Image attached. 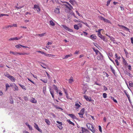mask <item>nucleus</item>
I'll use <instances>...</instances> for the list:
<instances>
[{
    "label": "nucleus",
    "mask_w": 133,
    "mask_h": 133,
    "mask_svg": "<svg viewBox=\"0 0 133 133\" xmlns=\"http://www.w3.org/2000/svg\"><path fill=\"white\" fill-rule=\"evenodd\" d=\"M61 26L62 28L70 32H73V30L72 29H70L65 25H61Z\"/></svg>",
    "instance_id": "1"
},
{
    "label": "nucleus",
    "mask_w": 133,
    "mask_h": 133,
    "mask_svg": "<svg viewBox=\"0 0 133 133\" xmlns=\"http://www.w3.org/2000/svg\"><path fill=\"white\" fill-rule=\"evenodd\" d=\"M102 39L103 40L104 42H107V39L106 38V37L102 35L101 34L98 36Z\"/></svg>",
    "instance_id": "2"
},
{
    "label": "nucleus",
    "mask_w": 133,
    "mask_h": 133,
    "mask_svg": "<svg viewBox=\"0 0 133 133\" xmlns=\"http://www.w3.org/2000/svg\"><path fill=\"white\" fill-rule=\"evenodd\" d=\"M99 55H98L97 57V59L98 60H102L103 58V56L100 52H99Z\"/></svg>",
    "instance_id": "3"
},
{
    "label": "nucleus",
    "mask_w": 133,
    "mask_h": 133,
    "mask_svg": "<svg viewBox=\"0 0 133 133\" xmlns=\"http://www.w3.org/2000/svg\"><path fill=\"white\" fill-rule=\"evenodd\" d=\"M34 127L37 129L39 132H42V131L41 129H40L38 127V125L35 123H34Z\"/></svg>",
    "instance_id": "4"
},
{
    "label": "nucleus",
    "mask_w": 133,
    "mask_h": 133,
    "mask_svg": "<svg viewBox=\"0 0 133 133\" xmlns=\"http://www.w3.org/2000/svg\"><path fill=\"white\" fill-rule=\"evenodd\" d=\"M84 98L87 100V101L89 102L92 101L90 98H89L86 95L84 96Z\"/></svg>",
    "instance_id": "5"
},
{
    "label": "nucleus",
    "mask_w": 133,
    "mask_h": 133,
    "mask_svg": "<svg viewBox=\"0 0 133 133\" xmlns=\"http://www.w3.org/2000/svg\"><path fill=\"white\" fill-rule=\"evenodd\" d=\"M68 115L73 119H77V117L73 114H69Z\"/></svg>",
    "instance_id": "6"
},
{
    "label": "nucleus",
    "mask_w": 133,
    "mask_h": 133,
    "mask_svg": "<svg viewBox=\"0 0 133 133\" xmlns=\"http://www.w3.org/2000/svg\"><path fill=\"white\" fill-rule=\"evenodd\" d=\"M118 25L121 28H124L125 30L126 31H129V29L126 27L121 25H120L119 24H118Z\"/></svg>",
    "instance_id": "7"
},
{
    "label": "nucleus",
    "mask_w": 133,
    "mask_h": 133,
    "mask_svg": "<svg viewBox=\"0 0 133 133\" xmlns=\"http://www.w3.org/2000/svg\"><path fill=\"white\" fill-rule=\"evenodd\" d=\"M90 38L92 40L96 39L97 37L94 34H92L90 36Z\"/></svg>",
    "instance_id": "8"
},
{
    "label": "nucleus",
    "mask_w": 133,
    "mask_h": 133,
    "mask_svg": "<svg viewBox=\"0 0 133 133\" xmlns=\"http://www.w3.org/2000/svg\"><path fill=\"white\" fill-rule=\"evenodd\" d=\"M82 130L81 131H82V133H83L84 132H85L86 133H87L89 132V131L87 129H85L83 127H82Z\"/></svg>",
    "instance_id": "9"
},
{
    "label": "nucleus",
    "mask_w": 133,
    "mask_h": 133,
    "mask_svg": "<svg viewBox=\"0 0 133 133\" xmlns=\"http://www.w3.org/2000/svg\"><path fill=\"white\" fill-rule=\"evenodd\" d=\"M10 80L12 82H15V78L13 76L11 75L9 78Z\"/></svg>",
    "instance_id": "10"
},
{
    "label": "nucleus",
    "mask_w": 133,
    "mask_h": 133,
    "mask_svg": "<svg viewBox=\"0 0 133 133\" xmlns=\"http://www.w3.org/2000/svg\"><path fill=\"white\" fill-rule=\"evenodd\" d=\"M30 102L34 103H37V101L35 99L33 98H32L30 100Z\"/></svg>",
    "instance_id": "11"
},
{
    "label": "nucleus",
    "mask_w": 133,
    "mask_h": 133,
    "mask_svg": "<svg viewBox=\"0 0 133 133\" xmlns=\"http://www.w3.org/2000/svg\"><path fill=\"white\" fill-rule=\"evenodd\" d=\"M82 89L83 91V93L84 94H85V93L87 90V88L86 87L84 86V87H83Z\"/></svg>",
    "instance_id": "12"
},
{
    "label": "nucleus",
    "mask_w": 133,
    "mask_h": 133,
    "mask_svg": "<svg viewBox=\"0 0 133 133\" xmlns=\"http://www.w3.org/2000/svg\"><path fill=\"white\" fill-rule=\"evenodd\" d=\"M53 86L55 90L56 91L57 93H58V89L57 86L55 85H53Z\"/></svg>",
    "instance_id": "13"
},
{
    "label": "nucleus",
    "mask_w": 133,
    "mask_h": 133,
    "mask_svg": "<svg viewBox=\"0 0 133 133\" xmlns=\"http://www.w3.org/2000/svg\"><path fill=\"white\" fill-rule=\"evenodd\" d=\"M92 49L95 52L96 55H97L98 53L99 54V52H100L97 49H95L94 48H92Z\"/></svg>",
    "instance_id": "14"
},
{
    "label": "nucleus",
    "mask_w": 133,
    "mask_h": 133,
    "mask_svg": "<svg viewBox=\"0 0 133 133\" xmlns=\"http://www.w3.org/2000/svg\"><path fill=\"white\" fill-rule=\"evenodd\" d=\"M13 87L14 89V91H17L18 90V87L15 84H14V85L13 86Z\"/></svg>",
    "instance_id": "15"
},
{
    "label": "nucleus",
    "mask_w": 133,
    "mask_h": 133,
    "mask_svg": "<svg viewBox=\"0 0 133 133\" xmlns=\"http://www.w3.org/2000/svg\"><path fill=\"white\" fill-rule=\"evenodd\" d=\"M4 76L9 78L10 76H11L8 72H6L4 74Z\"/></svg>",
    "instance_id": "16"
},
{
    "label": "nucleus",
    "mask_w": 133,
    "mask_h": 133,
    "mask_svg": "<svg viewBox=\"0 0 133 133\" xmlns=\"http://www.w3.org/2000/svg\"><path fill=\"white\" fill-rule=\"evenodd\" d=\"M76 106L75 108L76 109H78L80 107V105L78 103H76L75 105Z\"/></svg>",
    "instance_id": "17"
},
{
    "label": "nucleus",
    "mask_w": 133,
    "mask_h": 133,
    "mask_svg": "<svg viewBox=\"0 0 133 133\" xmlns=\"http://www.w3.org/2000/svg\"><path fill=\"white\" fill-rule=\"evenodd\" d=\"M69 2L72 5H74L76 3V1L74 0H70Z\"/></svg>",
    "instance_id": "18"
},
{
    "label": "nucleus",
    "mask_w": 133,
    "mask_h": 133,
    "mask_svg": "<svg viewBox=\"0 0 133 133\" xmlns=\"http://www.w3.org/2000/svg\"><path fill=\"white\" fill-rule=\"evenodd\" d=\"M110 68L112 72L114 74H115V70L113 69L112 66L111 65H110Z\"/></svg>",
    "instance_id": "19"
},
{
    "label": "nucleus",
    "mask_w": 133,
    "mask_h": 133,
    "mask_svg": "<svg viewBox=\"0 0 133 133\" xmlns=\"http://www.w3.org/2000/svg\"><path fill=\"white\" fill-rule=\"evenodd\" d=\"M9 101L10 103L11 104H13V103L14 101L12 97L11 96L10 98Z\"/></svg>",
    "instance_id": "20"
},
{
    "label": "nucleus",
    "mask_w": 133,
    "mask_h": 133,
    "mask_svg": "<svg viewBox=\"0 0 133 133\" xmlns=\"http://www.w3.org/2000/svg\"><path fill=\"white\" fill-rule=\"evenodd\" d=\"M123 63L125 65H128V64L127 63L125 60L124 58H123Z\"/></svg>",
    "instance_id": "21"
},
{
    "label": "nucleus",
    "mask_w": 133,
    "mask_h": 133,
    "mask_svg": "<svg viewBox=\"0 0 133 133\" xmlns=\"http://www.w3.org/2000/svg\"><path fill=\"white\" fill-rule=\"evenodd\" d=\"M54 12L58 14L59 13V9L58 8H56L55 9Z\"/></svg>",
    "instance_id": "22"
},
{
    "label": "nucleus",
    "mask_w": 133,
    "mask_h": 133,
    "mask_svg": "<svg viewBox=\"0 0 133 133\" xmlns=\"http://www.w3.org/2000/svg\"><path fill=\"white\" fill-rule=\"evenodd\" d=\"M72 56V55L71 54H70L69 55H66L65 56V57L64 58H63L64 59H67L69 57L71 56Z\"/></svg>",
    "instance_id": "23"
},
{
    "label": "nucleus",
    "mask_w": 133,
    "mask_h": 133,
    "mask_svg": "<svg viewBox=\"0 0 133 133\" xmlns=\"http://www.w3.org/2000/svg\"><path fill=\"white\" fill-rule=\"evenodd\" d=\"M109 37L110 38V40L112 41H113L114 43V41H115V39L114 38V37L110 36H109Z\"/></svg>",
    "instance_id": "24"
},
{
    "label": "nucleus",
    "mask_w": 133,
    "mask_h": 133,
    "mask_svg": "<svg viewBox=\"0 0 133 133\" xmlns=\"http://www.w3.org/2000/svg\"><path fill=\"white\" fill-rule=\"evenodd\" d=\"M19 85L23 89H24L25 90H26V88L24 86L19 84Z\"/></svg>",
    "instance_id": "25"
},
{
    "label": "nucleus",
    "mask_w": 133,
    "mask_h": 133,
    "mask_svg": "<svg viewBox=\"0 0 133 133\" xmlns=\"http://www.w3.org/2000/svg\"><path fill=\"white\" fill-rule=\"evenodd\" d=\"M129 87H133V83L132 81H129Z\"/></svg>",
    "instance_id": "26"
},
{
    "label": "nucleus",
    "mask_w": 133,
    "mask_h": 133,
    "mask_svg": "<svg viewBox=\"0 0 133 133\" xmlns=\"http://www.w3.org/2000/svg\"><path fill=\"white\" fill-rule=\"evenodd\" d=\"M84 108H83L80 111L79 113L84 114Z\"/></svg>",
    "instance_id": "27"
},
{
    "label": "nucleus",
    "mask_w": 133,
    "mask_h": 133,
    "mask_svg": "<svg viewBox=\"0 0 133 133\" xmlns=\"http://www.w3.org/2000/svg\"><path fill=\"white\" fill-rule=\"evenodd\" d=\"M45 122L48 125H50V122L48 119H45Z\"/></svg>",
    "instance_id": "28"
},
{
    "label": "nucleus",
    "mask_w": 133,
    "mask_h": 133,
    "mask_svg": "<svg viewBox=\"0 0 133 133\" xmlns=\"http://www.w3.org/2000/svg\"><path fill=\"white\" fill-rule=\"evenodd\" d=\"M50 25L51 26H54L55 25V23L52 20L50 21Z\"/></svg>",
    "instance_id": "29"
},
{
    "label": "nucleus",
    "mask_w": 133,
    "mask_h": 133,
    "mask_svg": "<svg viewBox=\"0 0 133 133\" xmlns=\"http://www.w3.org/2000/svg\"><path fill=\"white\" fill-rule=\"evenodd\" d=\"M74 28L75 29H76L77 30H78L79 29L78 26V25H76V24L75 25H74Z\"/></svg>",
    "instance_id": "30"
},
{
    "label": "nucleus",
    "mask_w": 133,
    "mask_h": 133,
    "mask_svg": "<svg viewBox=\"0 0 133 133\" xmlns=\"http://www.w3.org/2000/svg\"><path fill=\"white\" fill-rule=\"evenodd\" d=\"M15 47L17 48H20L21 47V45L20 44H18L16 45Z\"/></svg>",
    "instance_id": "31"
},
{
    "label": "nucleus",
    "mask_w": 133,
    "mask_h": 133,
    "mask_svg": "<svg viewBox=\"0 0 133 133\" xmlns=\"http://www.w3.org/2000/svg\"><path fill=\"white\" fill-rule=\"evenodd\" d=\"M46 33H44L42 34H39L38 35L40 37H42L44 36L45 34Z\"/></svg>",
    "instance_id": "32"
},
{
    "label": "nucleus",
    "mask_w": 133,
    "mask_h": 133,
    "mask_svg": "<svg viewBox=\"0 0 133 133\" xmlns=\"http://www.w3.org/2000/svg\"><path fill=\"white\" fill-rule=\"evenodd\" d=\"M10 53L12 54H13L15 55H17V52H15L12 51H10Z\"/></svg>",
    "instance_id": "33"
},
{
    "label": "nucleus",
    "mask_w": 133,
    "mask_h": 133,
    "mask_svg": "<svg viewBox=\"0 0 133 133\" xmlns=\"http://www.w3.org/2000/svg\"><path fill=\"white\" fill-rule=\"evenodd\" d=\"M67 4L69 5V8H70L71 10L73 9L72 6L68 2H67Z\"/></svg>",
    "instance_id": "34"
},
{
    "label": "nucleus",
    "mask_w": 133,
    "mask_h": 133,
    "mask_svg": "<svg viewBox=\"0 0 133 133\" xmlns=\"http://www.w3.org/2000/svg\"><path fill=\"white\" fill-rule=\"evenodd\" d=\"M98 18L100 19L103 21L104 20V19H105L102 16H99Z\"/></svg>",
    "instance_id": "35"
},
{
    "label": "nucleus",
    "mask_w": 133,
    "mask_h": 133,
    "mask_svg": "<svg viewBox=\"0 0 133 133\" xmlns=\"http://www.w3.org/2000/svg\"><path fill=\"white\" fill-rule=\"evenodd\" d=\"M111 97L112 99L113 100L114 102L116 103H117V101L116 99H115L114 97H112V96H111Z\"/></svg>",
    "instance_id": "36"
},
{
    "label": "nucleus",
    "mask_w": 133,
    "mask_h": 133,
    "mask_svg": "<svg viewBox=\"0 0 133 133\" xmlns=\"http://www.w3.org/2000/svg\"><path fill=\"white\" fill-rule=\"evenodd\" d=\"M57 126L60 129H62V127L60 124H57Z\"/></svg>",
    "instance_id": "37"
},
{
    "label": "nucleus",
    "mask_w": 133,
    "mask_h": 133,
    "mask_svg": "<svg viewBox=\"0 0 133 133\" xmlns=\"http://www.w3.org/2000/svg\"><path fill=\"white\" fill-rule=\"evenodd\" d=\"M64 5L65 6V7L68 9L70 10H71V9L69 8V6H68L67 4H64Z\"/></svg>",
    "instance_id": "38"
},
{
    "label": "nucleus",
    "mask_w": 133,
    "mask_h": 133,
    "mask_svg": "<svg viewBox=\"0 0 133 133\" xmlns=\"http://www.w3.org/2000/svg\"><path fill=\"white\" fill-rule=\"evenodd\" d=\"M39 6L35 4L34 5V7L33 8V9H37L38 8H39Z\"/></svg>",
    "instance_id": "39"
},
{
    "label": "nucleus",
    "mask_w": 133,
    "mask_h": 133,
    "mask_svg": "<svg viewBox=\"0 0 133 133\" xmlns=\"http://www.w3.org/2000/svg\"><path fill=\"white\" fill-rule=\"evenodd\" d=\"M102 30V29H99L98 31H96V32H98V36L101 34L100 31Z\"/></svg>",
    "instance_id": "40"
},
{
    "label": "nucleus",
    "mask_w": 133,
    "mask_h": 133,
    "mask_svg": "<svg viewBox=\"0 0 133 133\" xmlns=\"http://www.w3.org/2000/svg\"><path fill=\"white\" fill-rule=\"evenodd\" d=\"M54 107L56 108V109H61L62 110L63 109L61 108L58 107L57 105H54Z\"/></svg>",
    "instance_id": "41"
},
{
    "label": "nucleus",
    "mask_w": 133,
    "mask_h": 133,
    "mask_svg": "<svg viewBox=\"0 0 133 133\" xmlns=\"http://www.w3.org/2000/svg\"><path fill=\"white\" fill-rule=\"evenodd\" d=\"M115 58L118 59H119L120 58V56L118 57L117 55V54H115Z\"/></svg>",
    "instance_id": "42"
},
{
    "label": "nucleus",
    "mask_w": 133,
    "mask_h": 133,
    "mask_svg": "<svg viewBox=\"0 0 133 133\" xmlns=\"http://www.w3.org/2000/svg\"><path fill=\"white\" fill-rule=\"evenodd\" d=\"M90 125H91V124H90L89 123H87L86 124V126H87V127L89 129H90Z\"/></svg>",
    "instance_id": "43"
},
{
    "label": "nucleus",
    "mask_w": 133,
    "mask_h": 133,
    "mask_svg": "<svg viewBox=\"0 0 133 133\" xmlns=\"http://www.w3.org/2000/svg\"><path fill=\"white\" fill-rule=\"evenodd\" d=\"M74 81L73 79H69V82L70 83H71L72 82Z\"/></svg>",
    "instance_id": "44"
},
{
    "label": "nucleus",
    "mask_w": 133,
    "mask_h": 133,
    "mask_svg": "<svg viewBox=\"0 0 133 133\" xmlns=\"http://www.w3.org/2000/svg\"><path fill=\"white\" fill-rule=\"evenodd\" d=\"M41 65L42 67L46 69V66L44 64L42 63V65Z\"/></svg>",
    "instance_id": "45"
},
{
    "label": "nucleus",
    "mask_w": 133,
    "mask_h": 133,
    "mask_svg": "<svg viewBox=\"0 0 133 133\" xmlns=\"http://www.w3.org/2000/svg\"><path fill=\"white\" fill-rule=\"evenodd\" d=\"M53 55L51 54H46V55H45V56H47V57H50L51 56H52Z\"/></svg>",
    "instance_id": "46"
},
{
    "label": "nucleus",
    "mask_w": 133,
    "mask_h": 133,
    "mask_svg": "<svg viewBox=\"0 0 133 133\" xmlns=\"http://www.w3.org/2000/svg\"><path fill=\"white\" fill-rule=\"evenodd\" d=\"M104 21V22H105L106 23H110V21L109 20H108L107 19H105V18Z\"/></svg>",
    "instance_id": "47"
},
{
    "label": "nucleus",
    "mask_w": 133,
    "mask_h": 133,
    "mask_svg": "<svg viewBox=\"0 0 133 133\" xmlns=\"http://www.w3.org/2000/svg\"><path fill=\"white\" fill-rule=\"evenodd\" d=\"M111 1V0H109L108 1H107V6H109V5L110 3V2Z\"/></svg>",
    "instance_id": "48"
},
{
    "label": "nucleus",
    "mask_w": 133,
    "mask_h": 133,
    "mask_svg": "<svg viewBox=\"0 0 133 133\" xmlns=\"http://www.w3.org/2000/svg\"><path fill=\"white\" fill-rule=\"evenodd\" d=\"M40 80L44 83H47V80H43L42 79H41Z\"/></svg>",
    "instance_id": "49"
},
{
    "label": "nucleus",
    "mask_w": 133,
    "mask_h": 133,
    "mask_svg": "<svg viewBox=\"0 0 133 133\" xmlns=\"http://www.w3.org/2000/svg\"><path fill=\"white\" fill-rule=\"evenodd\" d=\"M22 37H23L21 36L20 37H19L18 38L16 37H15V40H18L19 39H20L21 38H22Z\"/></svg>",
    "instance_id": "50"
},
{
    "label": "nucleus",
    "mask_w": 133,
    "mask_h": 133,
    "mask_svg": "<svg viewBox=\"0 0 133 133\" xmlns=\"http://www.w3.org/2000/svg\"><path fill=\"white\" fill-rule=\"evenodd\" d=\"M107 94L106 93H104L103 94V96L104 98H106L107 97Z\"/></svg>",
    "instance_id": "51"
},
{
    "label": "nucleus",
    "mask_w": 133,
    "mask_h": 133,
    "mask_svg": "<svg viewBox=\"0 0 133 133\" xmlns=\"http://www.w3.org/2000/svg\"><path fill=\"white\" fill-rule=\"evenodd\" d=\"M78 114L79 115V117L81 118H82L83 117V115L84 114H80V113H78Z\"/></svg>",
    "instance_id": "52"
},
{
    "label": "nucleus",
    "mask_w": 133,
    "mask_h": 133,
    "mask_svg": "<svg viewBox=\"0 0 133 133\" xmlns=\"http://www.w3.org/2000/svg\"><path fill=\"white\" fill-rule=\"evenodd\" d=\"M115 62H116V64H117V66H118L119 65V63H118V60L117 59H116L115 60Z\"/></svg>",
    "instance_id": "53"
},
{
    "label": "nucleus",
    "mask_w": 133,
    "mask_h": 133,
    "mask_svg": "<svg viewBox=\"0 0 133 133\" xmlns=\"http://www.w3.org/2000/svg\"><path fill=\"white\" fill-rule=\"evenodd\" d=\"M99 127V131L102 132V129H101V126L100 125H99L98 126Z\"/></svg>",
    "instance_id": "54"
},
{
    "label": "nucleus",
    "mask_w": 133,
    "mask_h": 133,
    "mask_svg": "<svg viewBox=\"0 0 133 133\" xmlns=\"http://www.w3.org/2000/svg\"><path fill=\"white\" fill-rule=\"evenodd\" d=\"M27 79L29 81H30L31 82V83H33V84H35V83L34 82H33L29 78H27Z\"/></svg>",
    "instance_id": "55"
},
{
    "label": "nucleus",
    "mask_w": 133,
    "mask_h": 133,
    "mask_svg": "<svg viewBox=\"0 0 133 133\" xmlns=\"http://www.w3.org/2000/svg\"><path fill=\"white\" fill-rule=\"evenodd\" d=\"M127 73L126 74H127V75H128L130 77H131V74L129 72H128L127 71Z\"/></svg>",
    "instance_id": "56"
},
{
    "label": "nucleus",
    "mask_w": 133,
    "mask_h": 133,
    "mask_svg": "<svg viewBox=\"0 0 133 133\" xmlns=\"http://www.w3.org/2000/svg\"><path fill=\"white\" fill-rule=\"evenodd\" d=\"M90 130L93 132L95 133V130L94 129H90Z\"/></svg>",
    "instance_id": "57"
},
{
    "label": "nucleus",
    "mask_w": 133,
    "mask_h": 133,
    "mask_svg": "<svg viewBox=\"0 0 133 133\" xmlns=\"http://www.w3.org/2000/svg\"><path fill=\"white\" fill-rule=\"evenodd\" d=\"M24 100L26 101H27L28 100V98L26 96H24Z\"/></svg>",
    "instance_id": "58"
},
{
    "label": "nucleus",
    "mask_w": 133,
    "mask_h": 133,
    "mask_svg": "<svg viewBox=\"0 0 133 133\" xmlns=\"http://www.w3.org/2000/svg\"><path fill=\"white\" fill-rule=\"evenodd\" d=\"M51 115L53 116V117L54 118L56 117V116L53 113H51Z\"/></svg>",
    "instance_id": "59"
},
{
    "label": "nucleus",
    "mask_w": 133,
    "mask_h": 133,
    "mask_svg": "<svg viewBox=\"0 0 133 133\" xmlns=\"http://www.w3.org/2000/svg\"><path fill=\"white\" fill-rule=\"evenodd\" d=\"M104 89L105 91H106L107 90L108 88L106 87L104 85L103 86Z\"/></svg>",
    "instance_id": "60"
},
{
    "label": "nucleus",
    "mask_w": 133,
    "mask_h": 133,
    "mask_svg": "<svg viewBox=\"0 0 133 133\" xmlns=\"http://www.w3.org/2000/svg\"><path fill=\"white\" fill-rule=\"evenodd\" d=\"M6 88H8L10 87V86L9 85L8 83H6L5 84Z\"/></svg>",
    "instance_id": "61"
},
{
    "label": "nucleus",
    "mask_w": 133,
    "mask_h": 133,
    "mask_svg": "<svg viewBox=\"0 0 133 133\" xmlns=\"http://www.w3.org/2000/svg\"><path fill=\"white\" fill-rule=\"evenodd\" d=\"M15 7L17 9H21V6L17 7L16 6H15Z\"/></svg>",
    "instance_id": "62"
},
{
    "label": "nucleus",
    "mask_w": 133,
    "mask_h": 133,
    "mask_svg": "<svg viewBox=\"0 0 133 133\" xmlns=\"http://www.w3.org/2000/svg\"><path fill=\"white\" fill-rule=\"evenodd\" d=\"M124 51L125 52V54L126 55L128 54V52H127L126 50L125 49H124Z\"/></svg>",
    "instance_id": "63"
},
{
    "label": "nucleus",
    "mask_w": 133,
    "mask_h": 133,
    "mask_svg": "<svg viewBox=\"0 0 133 133\" xmlns=\"http://www.w3.org/2000/svg\"><path fill=\"white\" fill-rule=\"evenodd\" d=\"M9 40L10 41L15 40V38H10L9 39Z\"/></svg>",
    "instance_id": "64"
}]
</instances>
